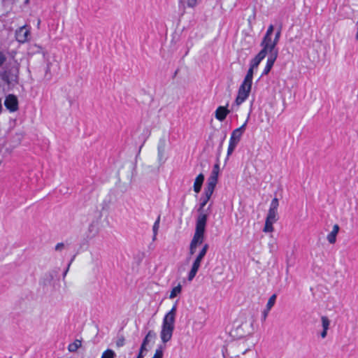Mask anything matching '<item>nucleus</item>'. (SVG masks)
I'll return each mask as SVG.
<instances>
[{
	"label": "nucleus",
	"mask_w": 358,
	"mask_h": 358,
	"mask_svg": "<svg viewBox=\"0 0 358 358\" xmlns=\"http://www.w3.org/2000/svg\"><path fill=\"white\" fill-rule=\"evenodd\" d=\"M210 199L206 196L201 197V202L199 209V215L198 216L196 229L194 236L189 244V255H193L196 252L197 247L201 245L204 241V232L207 221L208 213L203 210L204 206L207 204Z\"/></svg>",
	"instance_id": "nucleus-1"
},
{
	"label": "nucleus",
	"mask_w": 358,
	"mask_h": 358,
	"mask_svg": "<svg viewBox=\"0 0 358 358\" xmlns=\"http://www.w3.org/2000/svg\"><path fill=\"white\" fill-rule=\"evenodd\" d=\"M176 310L177 303H176L163 318L159 336L162 343L164 344L169 342L172 339L175 329Z\"/></svg>",
	"instance_id": "nucleus-2"
},
{
	"label": "nucleus",
	"mask_w": 358,
	"mask_h": 358,
	"mask_svg": "<svg viewBox=\"0 0 358 358\" xmlns=\"http://www.w3.org/2000/svg\"><path fill=\"white\" fill-rule=\"evenodd\" d=\"M254 319L251 315L241 317L235 322L233 329L230 331L231 336L234 338H241L252 333L254 328Z\"/></svg>",
	"instance_id": "nucleus-3"
},
{
	"label": "nucleus",
	"mask_w": 358,
	"mask_h": 358,
	"mask_svg": "<svg viewBox=\"0 0 358 358\" xmlns=\"http://www.w3.org/2000/svg\"><path fill=\"white\" fill-rule=\"evenodd\" d=\"M208 247L209 246L207 243L204 244L201 250L199 251V254L196 255L195 259L194 260L191 266V269L187 274V280L189 282L192 281L193 279L195 278L201 266V262L207 253Z\"/></svg>",
	"instance_id": "nucleus-4"
},
{
	"label": "nucleus",
	"mask_w": 358,
	"mask_h": 358,
	"mask_svg": "<svg viewBox=\"0 0 358 358\" xmlns=\"http://www.w3.org/2000/svg\"><path fill=\"white\" fill-rule=\"evenodd\" d=\"M249 116H250V114L248 115L246 121L244 122V124L241 127H240L239 128L236 129L235 130L233 131V132L231 135V137H230V140H229V147H228V150H227V157H229L232 154L235 148L236 147L237 144L238 143V142L241 138V136L243 135V134L245 129V126H246L248 120L249 119Z\"/></svg>",
	"instance_id": "nucleus-5"
},
{
	"label": "nucleus",
	"mask_w": 358,
	"mask_h": 358,
	"mask_svg": "<svg viewBox=\"0 0 358 358\" xmlns=\"http://www.w3.org/2000/svg\"><path fill=\"white\" fill-rule=\"evenodd\" d=\"M273 30L274 27L273 24H271L263 38V40L261 43V46H265L267 48H270V50H276L275 46L280 36V30H278L276 32L274 39H272L271 36L273 34Z\"/></svg>",
	"instance_id": "nucleus-6"
},
{
	"label": "nucleus",
	"mask_w": 358,
	"mask_h": 358,
	"mask_svg": "<svg viewBox=\"0 0 358 358\" xmlns=\"http://www.w3.org/2000/svg\"><path fill=\"white\" fill-rule=\"evenodd\" d=\"M250 86H248L247 85L241 84L238 89V96L235 100L234 105L232 106L231 110H236L237 108L246 100V99L248 97L249 94L251 90Z\"/></svg>",
	"instance_id": "nucleus-7"
},
{
	"label": "nucleus",
	"mask_w": 358,
	"mask_h": 358,
	"mask_svg": "<svg viewBox=\"0 0 358 358\" xmlns=\"http://www.w3.org/2000/svg\"><path fill=\"white\" fill-rule=\"evenodd\" d=\"M279 206L278 199H273L270 204L266 220L275 223L278 220V208Z\"/></svg>",
	"instance_id": "nucleus-8"
},
{
	"label": "nucleus",
	"mask_w": 358,
	"mask_h": 358,
	"mask_svg": "<svg viewBox=\"0 0 358 358\" xmlns=\"http://www.w3.org/2000/svg\"><path fill=\"white\" fill-rule=\"evenodd\" d=\"M30 30L26 25L18 28L15 31V38L20 43L27 42L30 36Z\"/></svg>",
	"instance_id": "nucleus-9"
},
{
	"label": "nucleus",
	"mask_w": 358,
	"mask_h": 358,
	"mask_svg": "<svg viewBox=\"0 0 358 358\" xmlns=\"http://www.w3.org/2000/svg\"><path fill=\"white\" fill-rule=\"evenodd\" d=\"M236 353L237 356L240 355H245L248 351L255 346V343L250 339H245L243 341L236 343Z\"/></svg>",
	"instance_id": "nucleus-10"
},
{
	"label": "nucleus",
	"mask_w": 358,
	"mask_h": 358,
	"mask_svg": "<svg viewBox=\"0 0 358 358\" xmlns=\"http://www.w3.org/2000/svg\"><path fill=\"white\" fill-rule=\"evenodd\" d=\"M262 50L257 54V55L251 61L250 67L252 69H257L262 60L266 57V55L270 54V48H267L265 46H262Z\"/></svg>",
	"instance_id": "nucleus-11"
},
{
	"label": "nucleus",
	"mask_w": 358,
	"mask_h": 358,
	"mask_svg": "<svg viewBox=\"0 0 358 358\" xmlns=\"http://www.w3.org/2000/svg\"><path fill=\"white\" fill-rule=\"evenodd\" d=\"M157 159L159 165L164 164L167 159L164 141H161L157 146Z\"/></svg>",
	"instance_id": "nucleus-12"
},
{
	"label": "nucleus",
	"mask_w": 358,
	"mask_h": 358,
	"mask_svg": "<svg viewBox=\"0 0 358 358\" xmlns=\"http://www.w3.org/2000/svg\"><path fill=\"white\" fill-rule=\"evenodd\" d=\"M4 105L10 112L16 111L18 108V101L15 96L10 94L6 96Z\"/></svg>",
	"instance_id": "nucleus-13"
},
{
	"label": "nucleus",
	"mask_w": 358,
	"mask_h": 358,
	"mask_svg": "<svg viewBox=\"0 0 358 358\" xmlns=\"http://www.w3.org/2000/svg\"><path fill=\"white\" fill-rule=\"evenodd\" d=\"M277 57H278V50H270V54L268 56L266 65L264 68L263 74H267L270 71Z\"/></svg>",
	"instance_id": "nucleus-14"
},
{
	"label": "nucleus",
	"mask_w": 358,
	"mask_h": 358,
	"mask_svg": "<svg viewBox=\"0 0 358 358\" xmlns=\"http://www.w3.org/2000/svg\"><path fill=\"white\" fill-rule=\"evenodd\" d=\"M229 110H228L224 106H219L215 110V117L217 120L220 121H223L227 115L229 113Z\"/></svg>",
	"instance_id": "nucleus-15"
},
{
	"label": "nucleus",
	"mask_w": 358,
	"mask_h": 358,
	"mask_svg": "<svg viewBox=\"0 0 358 358\" xmlns=\"http://www.w3.org/2000/svg\"><path fill=\"white\" fill-rule=\"evenodd\" d=\"M339 231V226L334 224L332 231L327 235V239L331 244H334L336 241V236Z\"/></svg>",
	"instance_id": "nucleus-16"
},
{
	"label": "nucleus",
	"mask_w": 358,
	"mask_h": 358,
	"mask_svg": "<svg viewBox=\"0 0 358 358\" xmlns=\"http://www.w3.org/2000/svg\"><path fill=\"white\" fill-rule=\"evenodd\" d=\"M203 180H204V176L202 173H200L196 178L194 183V191L196 194H198L201 191Z\"/></svg>",
	"instance_id": "nucleus-17"
},
{
	"label": "nucleus",
	"mask_w": 358,
	"mask_h": 358,
	"mask_svg": "<svg viewBox=\"0 0 358 358\" xmlns=\"http://www.w3.org/2000/svg\"><path fill=\"white\" fill-rule=\"evenodd\" d=\"M255 69L250 67L242 84L252 87L253 71Z\"/></svg>",
	"instance_id": "nucleus-18"
},
{
	"label": "nucleus",
	"mask_w": 358,
	"mask_h": 358,
	"mask_svg": "<svg viewBox=\"0 0 358 358\" xmlns=\"http://www.w3.org/2000/svg\"><path fill=\"white\" fill-rule=\"evenodd\" d=\"M182 292V285L178 284L177 286L174 287L169 294V299H173L180 295Z\"/></svg>",
	"instance_id": "nucleus-19"
},
{
	"label": "nucleus",
	"mask_w": 358,
	"mask_h": 358,
	"mask_svg": "<svg viewBox=\"0 0 358 358\" xmlns=\"http://www.w3.org/2000/svg\"><path fill=\"white\" fill-rule=\"evenodd\" d=\"M159 345L155 350V355L152 358H163L164 355V349L165 348L166 343Z\"/></svg>",
	"instance_id": "nucleus-20"
},
{
	"label": "nucleus",
	"mask_w": 358,
	"mask_h": 358,
	"mask_svg": "<svg viewBox=\"0 0 358 358\" xmlns=\"http://www.w3.org/2000/svg\"><path fill=\"white\" fill-rule=\"evenodd\" d=\"M81 346V341L80 340H76L73 343H71L68 346L69 352H76Z\"/></svg>",
	"instance_id": "nucleus-21"
},
{
	"label": "nucleus",
	"mask_w": 358,
	"mask_h": 358,
	"mask_svg": "<svg viewBox=\"0 0 358 358\" xmlns=\"http://www.w3.org/2000/svg\"><path fill=\"white\" fill-rule=\"evenodd\" d=\"M3 79L5 80L8 83H11L17 80V73L13 74L10 77L8 76L7 72H5L3 76Z\"/></svg>",
	"instance_id": "nucleus-22"
},
{
	"label": "nucleus",
	"mask_w": 358,
	"mask_h": 358,
	"mask_svg": "<svg viewBox=\"0 0 358 358\" xmlns=\"http://www.w3.org/2000/svg\"><path fill=\"white\" fill-rule=\"evenodd\" d=\"M273 222L266 220L263 231L265 233L273 232L274 230V228L273 227Z\"/></svg>",
	"instance_id": "nucleus-23"
},
{
	"label": "nucleus",
	"mask_w": 358,
	"mask_h": 358,
	"mask_svg": "<svg viewBox=\"0 0 358 358\" xmlns=\"http://www.w3.org/2000/svg\"><path fill=\"white\" fill-rule=\"evenodd\" d=\"M159 221H160V217H158V218L157 219V220L154 223V225H153V227H152V231H153L152 240L153 241L156 240L157 232H158V230H159Z\"/></svg>",
	"instance_id": "nucleus-24"
},
{
	"label": "nucleus",
	"mask_w": 358,
	"mask_h": 358,
	"mask_svg": "<svg viewBox=\"0 0 358 358\" xmlns=\"http://www.w3.org/2000/svg\"><path fill=\"white\" fill-rule=\"evenodd\" d=\"M115 356L116 354L113 350L108 349L102 353L101 358H115Z\"/></svg>",
	"instance_id": "nucleus-25"
},
{
	"label": "nucleus",
	"mask_w": 358,
	"mask_h": 358,
	"mask_svg": "<svg viewBox=\"0 0 358 358\" xmlns=\"http://www.w3.org/2000/svg\"><path fill=\"white\" fill-rule=\"evenodd\" d=\"M156 336V334L152 331L150 330L145 336L143 341L144 344H148V343Z\"/></svg>",
	"instance_id": "nucleus-26"
},
{
	"label": "nucleus",
	"mask_w": 358,
	"mask_h": 358,
	"mask_svg": "<svg viewBox=\"0 0 358 358\" xmlns=\"http://www.w3.org/2000/svg\"><path fill=\"white\" fill-rule=\"evenodd\" d=\"M217 182V178L210 176L208 179L206 187L215 189Z\"/></svg>",
	"instance_id": "nucleus-27"
},
{
	"label": "nucleus",
	"mask_w": 358,
	"mask_h": 358,
	"mask_svg": "<svg viewBox=\"0 0 358 358\" xmlns=\"http://www.w3.org/2000/svg\"><path fill=\"white\" fill-rule=\"evenodd\" d=\"M322 326L324 329H329L330 325V321L329 318L326 316H322L321 317Z\"/></svg>",
	"instance_id": "nucleus-28"
},
{
	"label": "nucleus",
	"mask_w": 358,
	"mask_h": 358,
	"mask_svg": "<svg viewBox=\"0 0 358 358\" xmlns=\"http://www.w3.org/2000/svg\"><path fill=\"white\" fill-rule=\"evenodd\" d=\"M276 295L273 294L268 299L266 304V309L271 310V308L274 306L275 302Z\"/></svg>",
	"instance_id": "nucleus-29"
},
{
	"label": "nucleus",
	"mask_w": 358,
	"mask_h": 358,
	"mask_svg": "<svg viewBox=\"0 0 358 358\" xmlns=\"http://www.w3.org/2000/svg\"><path fill=\"white\" fill-rule=\"evenodd\" d=\"M220 172V166L218 164H216L213 166V169L211 172L210 176L218 178V175Z\"/></svg>",
	"instance_id": "nucleus-30"
},
{
	"label": "nucleus",
	"mask_w": 358,
	"mask_h": 358,
	"mask_svg": "<svg viewBox=\"0 0 358 358\" xmlns=\"http://www.w3.org/2000/svg\"><path fill=\"white\" fill-rule=\"evenodd\" d=\"M30 49H33L34 52H41L43 55H45V51H44L43 48L41 46L38 45L36 44L32 45L30 47Z\"/></svg>",
	"instance_id": "nucleus-31"
},
{
	"label": "nucleus",
	"mask_w": 358,
	"mask_h": 358,
	"mask_svg": "<svg viewBox=\"0 0 358 358\" xmlns=\"http://www.w3.org/2000/svg\"><path fill=\"white\" fill-rule=\"evenodd\" d=\"M214 189H213V188L206 187L203 196H206V199H210V197L214 192Z\"/></svg>",
	"instance_id": "nucleus-32"
},
{
	"label": "nucleus",
	"mask_w": 358,
	"mask_h": 358,
	"mask_svg": "<svg viewBox=\"0 0 358 358\" xmlns=\"http://www.w3.org/2000/svg\"><path fill=\"white\" fill-rule=\"evenodd\" d=\"M244 175H245L246 176L248 177H250L251 176V171H250V166L248 164H246L245 169H244Z\"/></svg>",
	"instance_id": "nucleus-33"
},
{
	"label": "nucleus",
	"mask_w": 358,
	"mask_h": 358,
	"mask_svg": "<svg viewBox=\"0 0 358 358\" xmlns=\"http://www.w3.org/2000/svg\"><path fill=\"white\" fill-rule=\"evenodd\" d=\"M6 60L5 54L0 51V66H1Z\"/></svg>",
	"instance_id": "nucleus-34"
},
{
	"label": "nucleus",
	"mask_w": 358,
	"mask_h": 358,
	"mask_svg": "<svg viewBox=\"0 0 358 358\" xmlns=\"http://www.w3.org/2000/svg\"><path fill=\"white\" fill-rule=\"evenodd\" d=\"M199 0H187V6L189 7L195 6Z\"/></svg>",
	"instance_id": "nucleus-35"
},
{
	"label": "nucleus",
	"mask_w": 358,
	"mask_h": 358,
	"mask_svg": "<svg viewBox=\"0 0 358 358\" xmlns=\"http://www.w3.org/2000/svg\"><path fill=\"white\" fill-rule=\"evenodd\" d=\"M64 244L63 243H57L55 246V250L57 251H61L64 249Z\"/></svg>",
	"instance_id": "nucleus-36"
},
{
	"label": "nucleus",
	"mask_w": 358,
	"mask_h": 358,
	"mask_svg": "<svg viewBox=\"0 0 358 358\" xmlns=\"http://www.w3.org/2000/svg\"><path fill=\"white\" fill-rule=\"evenodd\" d=\"M90 230L91 231H94V234H96L97 232H98V228L96 227L95 225L94 224H92L90 227Z\"/></svg>",
	"instance_id": "nucleus-37"
},
{
	"label": "nucleus",
	"mask_w": 358,
	"mask_h": 358,
	"mask_svg": "<svg viewBox=\"0 0 358 358\" xmlns=\"http://www.w3.org/2000/svg\"><path fill=\"white\" fill-rule=\"evenodd\" d=\"M270 310H268V309H266L264 312H263V320H265L267 317V315H268V313L269 312Z\"/></svg>",
	"instance_id": "nucleus-38"
},
{
	"label": "nucleus",
	"mask_w": 358,
	"mask_h": 358,
	"mask_svg": "<svg viewBox=\"0 0 358 358\" xmlns=\"http://www.w3.org/2000/svg\"><path fill=\"white\" fill-rule=\"evenodd\" d=\"M327 330L328 329H323L322 331L321 332V337L322 338H324L327 336Z\"/></svg>",
	"instance_id": "nucleus-39"
},
{
	"label": "nucleus",
	"mask_w": 358,
	"mask_h": 358,
	"mask_svg": "<svg viewBox=\"0 0 358 358\" xmlns=\"http://www.w3.org/2000/svg\"><path fill=\"white\" fill-rule=\"evenodd\" d=\"M146 345L147 344H144V341H143V343H142L141 349H140V352H143V350H145V345Z\"/></svg>",
	"instance_id": "nucleus-40"
},
{
	"label": "nucleus",
	"mask_w": 358,
	"mask_h": 358,
	"mask_svg": "<svg viewBox=\"0 0 358 358\" xmlns=\"http://www.w3.org/2000/svg\"><path fill=\"white\" fill-rule=\"evenodd\" d=\"M123 344H124V341H123V340H122V341H119L117 343V346H122V345H123Z\"/></svg>",
	"instance_id": "nucleus-41"
},
{
	"label": "nucleus",
	"mask_w": 358,
	"mask_h": 358,
	"mask_svg": "<svg viewBox=\"0 0 358 358\" xmlns=\"http://www.w3.org/2000/svg\"><path fill=\"white\" fill-rule=\"evenodd\" d=\"M142 353H143V352H139V354H138V357H137L143 358V355H142Z\"/></svg>",
	"instance_id": "nucleus-42"
},
{
	"label": "nucleus",
	"mask_w": 358,
	"mask_h": 358,
	"mask_svg": "<svg viewBox=\"0 0 358 358\" xmlns=\"http://www.w3.org/2000/svg\"><path fill=\"white\" fill-rule=\"evenodd\" d=\"M357 27V34H356V39L358 41V27Z\"/></svg>",
	"instance_id": "nucleus-43"
},
{
	"label": "nucleus",
	"mask_w": 358,
	"mask_h": 358,
	"mask_svg": "<svg viewBox=\"0 0 358 358\" xmlns=\"http://www.w3.org/2000/svg\"><path fill=\"white\" fill-rule=\"evenodd\" d=\"M356 25H357V27H358V19H357V21L356 22Z\"/></svg>",
	"instance_id": "nucleus-44"
},
{
	"label": "nucleus",
	"mask_w": 358,
	"mask_h": 358,
	"mask_svg": "<svg viewBox=\"0 0 358 358\" xmlns=\"http://www.w3.org/2000/svg\"><path fill=\"white\" fill-rule=\"evenodd\" d=\"M210 206H211V204H209L208 209H210Z\"/></svg>",
	"instance_id": "nucleus-45"
},
{
	"label": "nucleus",
	"mask_w": 358,
	"mask_h": 358,
	"mask_svg": "<svg viewBox=\"0 0 358 358\" xmlns=\"http://www.w3.org/2000/svg\"><path fill=\"white\" fill-rule=\"evenodd\" d=\"M210 206H211V204H209L208 209H210Z\"/></svg>",
	"instance_id": "nucleus-46"
},
{
	"label": "nucleus",
	"mask_w": 358,
	"mask_h": 358,
	"mask_svg": "<svg viewBox=\"0 0 358 358\" xmlns=\"http://www.w3.org/2000/svg\"><path fill=\"white\" fill-rule=\"evenodd\" d=\"M210 206H211V204H209L208 209H210Z\"/></svg>",
	"instance_id": "nucleus-47"
},
{
	"label": "nucleus",
	"mask_w": 358,
	"mask_h": 358,
	"mask_svg": "<svg viewBox=\"0 0 358 358\" xmlns=\"http://www.w3.org/2000/svg\"><path fill=\"white\" fill-rule=\"evenodd\" d=\"M137 358H140V357H137Z\"/></svg>",
	"instance_id": "nucleus-48"
}]
</instances>
